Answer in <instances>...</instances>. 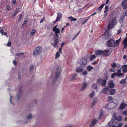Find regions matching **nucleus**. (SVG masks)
Masks as SVG:
<instances>
[{
    "mask_svg": "<svg viewBox=\"0 0 127 127\" xmlns=\"http://www.w3.org/2000/svg\"><path fill=\"white\" fill-rule=\"evenodd\" d=\"M95 54L97 55H100L103 54V51L100 50H97L95 52Z\"/></svg>",
    "mask_w": 127,
    "mask_h": 127,
    "instance_id": "obj_22",
    "label": "nucleus"
},
{
    "mask_svg": "<svg viewBox=\"0 0 127 127\" xmlns=\"http://www.w3.org/2000/svg\"><path fill=\"white\" fill-rule=\"evenodd\" d=\"M107 101H110L112 100L113 98L112 96H109L107 97Z\"/></svg>",
    "mask_w": 127,
    "mask_h": 127,
    "instance_id": "obj_32",
    "label": "nucleus"
},
{
    "mask_svg": "<svg viewBox=\"0 0 127 127\" xmlns=\"http://www.w3.org/2000/svg\"><path fill=\"white\" fill-rule=\"evenodd\" d=\"M27 22H28V21L27 20L25 21L23 23V25H25V24L27 23Z\"/></svg>",
    "mask_w": 127,
    "mask_h": 127,
    "instance_id": "obj_58",
    "label": "nucleus"
},
{
    "mask_svg": "<svg viewBox=\"0 0 127 127\" xmlns=\"http://www.w3.org/2000/svg\"><path fill=\"white\" fill-rule=\"evenodd\" d=\"M122 114L127 116V110L124 111L123 112Z\"/></svg>",
    "mask_w": 127,
    "mask_h": 127,
    "instance_id": "obj_39",
    "label": "nucleus"
},
{
    "mask_svg": "<svg viewBox=\"0 0 127 127\" xmlns=\"http://www.w3.org/2000/svg\"><path fill=\"white\" fill-rule=\"evenodd\" d=\"M83 86L86 88L87 85V83L86 82H84L83 83Z\"/></svg>",
    "mask_w": 127,
    "mask_h": 127,
    "instance_id": "obj_44",
    "label": "nucleus"
},
{
    "mask_svg": "<svg viewBox=\"0 0 127 127\" xmlns=\"http://www.w3.org/2000/svg\"><path fill=\"white\" fill-rule=\"evenodd\" d=\"M111 66L112 67L115 68L116 66V64L115 63H113L111 64Z\"/></svg>",
    "mask_w": 127,
    "mask_h": 127,
    "instance_id": "obj_38",
    "label": "nucleus"
},
{
    "mask_svg": "<svg viewBox=\"0 0 127 127\" xmlns=\"http://www.w3.org/2000/svg\"><path fill=\"white\" fill-rule=\"evenodd\" d=\"M105 10L104 11V13H105L107 11H108V7L107 5H106L105 7Z\"/></svg>",
    "mask_w": 127,
    "mask_h": 127,
    "instance_id": "obj_40",
    "label": "nucleus"
},
{
    "mask_svg": "<svg viewBox=\"0 0 127 127\" xmlns=\"http://www.w3.org/2000/svg\"><path fill=\"white\" fill-rule=\"evenodd\" d=\"M87 71H84L83 72H82V74L83 75H86L87 74Z\"/></svg>",
    "mask_w": 127,
    "mask_h": 127,
    "instance_id": "obj_42",
    "label": "nucleus"
},
{
    "mask_svg": "<svg viewBox=\"0 0 127 127\" xmlns=\"http://www.w3.org/2000/svg\"><path fill=\"white\" fill-rule=\"evenodd\" d=\"M115 74H114L115 76H118L120 77L121 76L122 74H121V75H119L116 72V73H114Z\"/></svg>",
    "mask_w": 127,
    "mask_h": 127,
    "instance_id": "obj_48",
    "label": "nucleus"
},
{
    "mask_svg": "<svg viewBox=\"0 0 127 127\" xmlns=\"http://www.w3.org/2000/svg\"><path fill=\"white\" fill-rule=\"evenodd\" d=\"M106 45L109 47H113L115 45V41L113 39H110L107 42Z\"/></svg>",
    "mask_w": 127,
    "mask_h": 127,
    "instance_id": "obj_5",
    "label": "nucleus"
},
{
    "mask_svg": "<svg viewBox=\"0 0 127 127\" xmlns=\"http://www.w3.org/2000/svg\"><path fill=\"white\" fill-rule=\"evenodd\" d=\"M95 55H92L90 57V61H92L95 58Z\"/></svg>",
    "mask_w": 127,
    "mask_h": 127,
    "instance_id": "obj_28",
    "label": "nucleus"
},
{
    "mask_svg": "<svg viewBox=\"0 0 127 127\" xmlns=\"http://www.w3.org/2000/svg\"><path fill=\"white\" fill-rule=\"evenodd\" d=\"M121 38V37H120V39H119L118 40H117L116 41V42L117 43H118L120 42V41Z\"/></svg>",
    "mask_w": 127,
    "mask_h": 127,
    "instance_id": "obj_57",
    "label": "nucleus"
},
{
    "mask_svg": "<svg viewBox=\"0 0 127 127\" xmlns=\"http://www.w3.org/2000/svg\"><path fill=\"white\" fill-rule=\"evenodd\" d=\"M73 126L72 125L68 124L65 126V127H72Z\"/></svg>",
    "mask_w": 127,
    "mask_h": 127,
    "instance_id": "obj_49",
    "label": "nucleus"
},
{
    "mask_svg": "<svg viewBox=\"0 0 127 127\" xmlns=\"http://www.w3.org/2000/svg\"><path fill=\"white\" fill-rule=\"evenodd\" d=\"M22 91L21 90H20L19 91V94H18L16 96V97L18 100H19L20 98V94L22 93Z\"/></svg>",
    "mask_w": 127,
    "mask_h": 127,
    "instance_id": "obj_25",
    "label": "nucleus"
},
{
    "mask_svg": "<svg viewBox=\"0 0 127 127\" xmlns=\"http://www.w3.org/2000/svg\"><path fill=\"white\" fill-rule=\"evenodd\" d=\"M69 19H71V21H75L77 20V19L75 18H74L72 17L71 16H70L68 18Z\"/></svg>",
    "mask_w": 127,
    "mask_h": 127,
    "instance_id": "obj_31",
    "label": "nucleus"
},
{
    "mask_svg": "<svg viewBox=\"0 0 127 127\" xmlns=\"http://www.w3.org/2000/svg\"><path fill=\"white\" fill-rule=\"evenodd\" d=\"M52 30L55 32V35L54 36V38L55 39L54 42L51 43V44L54 47H56L58 46L57 44L59 42L58 39L59 37V35L58 34L60 33V31L58 29H53Z\"/></svg>",
    "mask_w": 127,
    "mask_h": 127,
    "instance_id": "obj_1",
    "label": "nucleus"
},
{
    "mask_svg": "<svg viewBox=\"0 0 127 127\" xmlns=\"http://www.w3.org/2000/svg\"><path fill=\"white\" fill-rule=\"evenodd\" d=\"M97 122V120L96 119L93 120L90 124L89 127H93L95 124Z\"/></svg>",
    "mask_w": 127,
    "mask_h": 127,
    "instance_id": "obj_10",
    "label": "nucleus"
},
{
    "mask_svg": "<svg viewBox=\"0 0 127 127\" xmlns=\"http://www.w3.org/2000/svg\"><path fill=\"white\" fill-rule=\"evenodd\" d=\"M110 70L112 72H114L115 71V69L114 68L112 67L110 69Z\"/></svg>",
    "mask_w": 127,
    "mask_h": 127,
    "instance_id": "obj_47",
    "label": "nucleus"
},
{
    "mask_svg": "<svg viewBox=\"0 0 127 127\" xmlns=\"http://www.w3.org/2000/svg\"><path fill=\"white\" fill-rule=\"evenodd\" d=\"M121 31H122V30H121V29H119L118 32L117 33L118 34H119V33H120L121 32Z\"/></svg>",
    "mask_w": 127,
    "mask_h": 127,
    "instance_id": "obj_55",
    "label": "nucleus"
},
{
    "mask_svg": "<svg viewBox=\"0 0 127 127\" xmlns=\"http://www.w3.org/2000/svg\"><path fill=\"white\" fill-rule=\"evenodd\" d=\"M12 2L13 3L14 5L16 4V0H12Z\"/></svg>",
    "mask_w": 127,
    "mask_h": 127,
    "instance_id": "obj_52",
    "label": "nucleus"
},
{
    "mask_svg": "<svg viewBox=\"0 0 127 127\" xmlns=\"http://www.w3.org/2000/svg\"><path fill=\"white\" fill-rule=\"evenodd\" d=\"M125 82L126 80L125 79H124L120 81V83L121 84H123L125 83Z\"/></svg>",
    "mask_w": 127,
    "mask_h": 127,
    "instance_id": "obj_37",
    "label": "nucleus"
},
{
    "mask_svg": "<svg viewBox=\"0 0 127 127\" xmlns=\"http://www.w3.org/2000/svg\"><path fill=\"white\" fill-rule=\"evenodd\" d=\"M123 44L124 46V48L127 47V37L124 40L123 43Z\"/></svg>",
    "mask_w": 127,
    "mask_h": 127,
    "instance_id": "obj_20",
    "label": "nucleus"
},
{
    "mask_svg": "<svg viewBox=\"0 0 127 127\" xmlns=\"http://www.w3.org/2000/svg\"><path fill=\"white\" fill-rule=\"evenodd\" d=\"M19 11V8H16V11L15 12V13L17 14L18 12Z\"/></svg>",
    "mask_w": 127,
    "mask_h": 127,
    "instance_id": "obj_41",
    "label": "nucleus"
},
{
    "mask_svg": "<svg viewBox=\"0 0 127 127\" xmlns=\"http://www.w3.org/2000/svg\"><path fill=\"white\" fill-rule=\"evenodd\" d=\"M13 63L15 65H16L17 64V62L16 61H13Z\"/></svg>",
    "mask_w": 127,
    "mask_h": 127,
    "instance_id": "obj_59",
    "label": "nucleus"
},
{
    "mask_svg": "<svg viewBox=\"0 0 127 127\" xmlns=\"http://www.w3.org/2000/svg\"><path fill=\"white\" fill-rule=\"evenodd\" d=\"M85 88L84 87L82 86L80 89V91H82L85 89Z\"/></svg>",
    "mask_w": 127,
    "mask_h": 127,
    "instance_id": "obj_45",
    "label": "nucleus"
},
{
    "mask_svg": "<svg viewBox=\"0 0 127 127\" xmlns=\"http://www.w3.org/2000/svg\"><path fill=\"white\" fill-rule=\"evenodd\" d=\"M114 122V120L113 119H112L109 122H108L106 126L107 127H110L113 124Z\"/></svg>",
    "mask_w": 127,
    "mask_h": 127,
    "instance_id": "obj_16",
    "label": "nucleus"
},
{
    "mask_svg": "<svg viewBox=\"0 0 127 127\" xmlns=\"http://www.w3.org/2000/svg\"><path fill=\"white\" fill-rule=\"evenodd\" d=\"M118 103V101L117 99H114V100L113 102L108 104L106 106L105 108L108 109H113L116 106Z\"/></svg>",
    "mask_w": 127,
    "mask_h": 127,
    "instance_id": "obj_2",
    "label": "nucleus"
},
{
    "mask_svg": "<svg viewBox=\"0 0 127 127\" xmlns=\"http://www.w3.org/2000/svg\"><path fill=\"white\" fill-rule=\"evenodd\" d=\"M123 68H124L125 67H127V65H123L122 66Z\"/></svg>",
    "mask_w": 127,
    "mask_h": 127,
    "instance_id": "obj_64",
    "label": "nucleus"
},
{
    "mask_svg": "<svg viewBox=\"0 0 127 127\" xmlns=\"http://www.w3.org/2000/svg\"><path fill=\"white\" fill-rule=\"evenodd\" d=\"M6 8L7 10H9L10 9V7L8 5H7Z\"/></svg>",
    "mask_w": 127,
    "mask_h": 127,
    "instance_id": "obj_60",
    "label": "nucleus"
},
{
    "mask_svg": "<svg viewBox=\"0 0 127 127\" xmlns=\"http://www.w3.org/2000/svg\"><path fill=\"white\" fill-rule=\"evenodd\" d=\"M87 62V60L86 59L84 58H83L80 60L79 63L81 65H84L86 64Z\"/></svg>",
    "mask_w": 127,
    "mask_h": 127,
    "instance_id": "obj_9",
    "label": "nucleus"
},
{
    "mask_svg": "<svg viewBox=\"0 0 127 127\" xmlns=\"http://www.w3.org/2000/svg\"><path fill=\"white\" fill-rule=\"evenodd\" d=\"M109 89L107 88H105L103 89L102 91V92L104 94H108L109 93Z\"/></svg>",
    "mask_w": 127,
    "mask_h": 127,
    "instance_id": "obj_19",
    "label": "nucleus"
},
{
    "mask_svg": "<svg viewBox=\"0 0 127 127\" xmlns=\"http://www.w3.org/2000/svg\"><path fill=\"white\" fill-rule=\"evenodd\" d=\"M124 72H127V68H124L123 70Z\"/></svg>",
    "mask_w": 127,
    "mask_h": 127,
    "instance_id": "obj_51",
    "label": "nucleus"
},
{
    "mask_svg": "<svg viewBox=\"0 0 127 127\" xmlns=\"http://www.w3.org/2000/svg\"><path fill=\"white\" fill-rule=\"evenodd\" d=\"M88 20V19H87V20H85L84 21L82 22V25H83V24L85 23Z\"/></svg>",
    "mask_w": 127,
    "mask_h": 127,
    "instance_id": "obj_50",
    "label": "nucleus"
},
{
    "mask_svg": "<svg viewBox=\"0 0 127 127\" xmlns=\"http://www.w3.org/2000/svg\"><path fill=\"white\" fill-rule=\"evenodd\" d=\"M98 85H101L102 86H105L106 83V80L101 79H98L96 81Z\"/></svg>",
    "mask_w": 127,
    "mask_h": 127,
    "instance_id": "obj_6",
    "label": "nucleus"
},
{
    "mask_svg": "<svg viewBox=\"0 0 127 127\" xmlns=\"http://www.w3.org/2000/svg\"><path fill=\"white\" fill-rule=\"evenodd\" d=\"M58 16L57 17L56 20V22L58 21L61 18L62 16V14L61 13H57Z\"/></svg>",
    "mask_w": 127,
    "mask_h": 127,
    "instance_id": "obj_15",
    "label": "nucleus"
},
{
    "mask_svg": "<svg viewBox=\"0 0 127 127\" xmlns=\"http://www.w3.org/2000/svg\"><path fill=\"white\" fill-rule=\"evenodd\" d=\"M0 32L1 33L3 34V30L2 29L0 31Z\"/></svg>",
    "mask_w": 127,
    "mask_h": 127,
    "instance_id": "obj_63",
    "label": "nucleus"
},
{
    "mask_svg": "<svg viewBox=\"0 0 127 127\" xmlns=\"http://www.w3.org/2000/svg\"><path fill=\"white\" fill-rule=\"evenodd\" d=\"M36 32V30L34 29H33L31 31V32L30 33V35L31 36L33 35Z\"/></svg>",
    "mask_w": 127,
    "mask_h": 127,
    "instance_id": "obj_27",
    "label": "nucleus"
},
{
    "mask_svg": "<svg viewBox=\"0 0 127 127\" xmlns=\"http://www.w3.org/2000/svg\"><path fill=\"white\" fill-rule=\"evenodd\" d=\"M60 55L59 53L57 52L56 54L55 59H56L60 56Z\"/></svg>",
    "mask_w": 127,
    "mask_h": 127,
    "instance_id": "obj_34",
    "label": "nucleus"
},
{
    "mask_svg": "<svg viewBox=\"0 0 127 127\" xmlns=\"http://www.w3.org/2000/svg\"><path fill=\"white\" fill-rule=\"evenodd\" d=\"M108 33L107 31H106L103 35L104 38L105 39L108 38Z\"/></svg>",
    "mask_w": 127,
    "mask_h": 127,
    "instance_id": "obj_23",
    "label": "nucleus"
},
{
    "mask_svg": "<svg viewBox=\"0 0 127 127\" xmlns=\"http://www.w3.org/2000/svg\"><path fill=\"white\" fill-rule=\"evenodd\" d=\"M117 23V21L116 19H113L112 21L109 24L107 27L108 29L109 30L112 28Z\"/></svg>",
    "mask_w": 127,
    "mask_h": 127,
    "instance_id": "obj_4",
    "label": "nucleus"
},
{
    "mask_svg": "<svg viewBox=\"0 0 127 127\" xmlns=\"http://www.w3.org/2000/svg\"><path fill=\"white\" fill-rule=\"evenodd\" d=\"M77 75V74H73L70 80H74Z\"/></svg>",
    "mask_w": 127,
    "mask_h": 127,
    "instance_id": "obj_26",
    "label": "nucleus"
},
{
    "mask_svg": "<svg viewBox=\"0 0 127 127\" xmlns=\"http://www.w3.org/2000/svg\"><path fill=\"white\" fill-rule=\"evenodd\" d=\"M108 84L109 85V87L110 88H113L115 86V84L113 83V81L112 80L109 81L108 83Z\"/></svg>",
    "mask_w": 127,
    "mask_h": 127,
    "instance_id": "obj_13",
    "label": "nucleus"
},
{
    "mask_svg": "<svg viewBox=\"0 0 127 127\" xmlns=\"http://www.w3.org/2000/svg\"><path fill=\"white\" fill-rule=\"evenodd\" d=\"M116 92V90L115 89H109V95H114Z\"/></svg>",
    "mask_w": 127,
    "mask_h": 127,
    "instance_id": "obj_11",
    "label": "nucleus"
},
{
    "mask_svg": "<svg viewBox=\"0 0 127 127\" xmlns=\"http://www.w3.org/2000/svg\"><path fill=\"white\" fill-rule=\"evenodd\" d=\"M123 125V123H120L117 126V127H121Z\"/></svg>",
    "mask_w": 127,
    "mask_h": 127,
    "instance_id": "obj_43",
    "label": "nucleus"
},
{
    "mask_svg": "<svg viewBox=\"0 0 127 127\" xmlns=\"http://www.w3.org/2000/svg\"><path fill=\"white\" fill-rule=\"evenodd\" d=\"M114 119L116 120H117L119 121H120L122 119V117L121 116L119 115L117 116L114 117Z\"/></svg>",
    "mask_w": 127,
    "mask_h": 127,
    "instance_id": "obj_18",
    "label": "nucleus"
},
{
    "mask_svg": "<svg viewBox=\"0 0 127 127\" xmlns=\"http://www.w3.org/2000/svg\"><path fill=\"white\" fill-rule=\"evenodd\" d=\"M12 96H10V101L11 102L12 104H13V103L12 101Z\"/></svg>",
    "mask_w": 127,
    "mask_h": 127,
    "instance_id": "obj_54",
    "label": "nucleus"
},
{
    "mask_svg": "<svg viewBox=\"0 0 127 127\" xmlns=\"http://www.w3.org/2000/svg\"><path fill=\"white\" fill-rule=\"evenodd\" d=\"M34 68L33 65H31L30 66V71H32L33 69Z\"/></svg>",
    "mask_w": 127,
    "mask_h": 127,
    "instance_id": "obj_36",
    "label": "nucleus"
},
{
    "mask_svg": "<svg viewBox=\"0 0 127 127\" xmlns=\"http://www.w3.org/2000/svg\"><path fill=\"white\" fill-rule=\"evenodd\" d=\"M98 85V84H97L96 82V83L95 84H93L92 86L93 88L95 90H96L97 89Z\"/></svg>",
    "mask_w": 127,
    "mask_h": 127,
    "instance_id": "obj_24",
    "label": "nucleus"
},
{
    "mask_svg": "<svg viewBox=\"0 0 127 127\" xmlns=\"http://www.w3.org/2000/svg\"><path fill=\"white\" fill-rule=\"evenodd\" d=\"M87 69L89 71H91L92 69L93 68V67L89 65L87 67Z\"/></svg>",
    "mask_w": 127,
    "mask_h": 127,
    "instance_id": "obj_29",
    "label": "nucleus"
},
{
    "mask_svg": "<svg viewBox=\"0 0 127 127\" xmlns=\"http://www.w3.org/2000/svg\"><path fill=\"white\" fill-rule=\"evenodd\" d=\"M11 42H9L7 43V45L8 46H10L11 45Z\"/></svg>",
    "mask_w": 127,
    "mask_h": 127,
    "instance_id": "obj_53",
    "label": "nucleus"
},
{
    "mask_svg": "<svg viewBox=\"0 0 127 127\" xmlns=\"http://www.w3.org/2000/svg\"><path fill=\"white\" fill-rule=\"evenodd\" d=\"M84 70L83 68L80 66L78 67L76 69V71L78 73H79L83 71Z\"/></svg>",
    "mask_w": 127,
    "mask_h": 127,
    "instance_id": "obj_14",
    "label": "nucleus"
},
{
    "mask_svg": "<svg viewBox=\"0 0 127 127\" xmlns=\"http://www.w3.org/2000/svg\"><path fill=\"white\" fill-rule=\"evenodd\" d=\"M62 47H61V48L59 49V52L60 53H62Z\"/></svg>",
    "mask_w": 127,
    "mask_h": 127,
    "instance_id": "obj_61",
    "label": "nucleus"
},
{
    "mask_svg": "<svg viewBox=\"0 0 127 127\" xmlns=\"http://www.w3.org/2000/svg\"><path fill=\"white\" fill-rule=\"evenodd\" d=\"M121 69H119L116 72L117 73V74L119 75H121V74H122L121 76L123 75V74L121 73Z\"/></svg>",
    "mask_w": 127,
    "mask_h": 127,
    "instance_id": "obj_33",
    "label": "nucleus"
},
{
    "mask_svg": "<svg viewBox=\"0 0 127 127\" xmlns=\"http://www.w3.org/2000/svg\"><path fill=\"white\" fill-rule=\"evenodd\" d=\"M127 106V104H126L124 103H121L118 109L119 110H123Z\"/></svg>",
    "mask_w": 127,
    "mask_h": 127,
    "instance_id": "obj_8",
    "label": "nucleus"
},
{
    "mask_svg": "<svg viewBox=\"0 0 127 127\" xmlns=\"http://www.w3.org/2000/svg\"><path fill=\"white\" fill-rule=\"evenodd\" d=\"M110 54L109 50H106L103 51V54L104 56H107L109 55Z\"/></svg>",
    "mask_w": 127,
    "mask_h": 127,
    "instance_id": "obj_12",
    "label": "nucleus"
},
{
    "mask_svg": "<svg viewBox=\"0 0 127 127\" xmlns=\"http://www.w3.org/2000/svg\"><path fill=\"white\" fill-rule=\"evenodd\" d=\"M95 95V92L94 91H93L89 95V96L91 98H92Z\"/></svg>",
    "mask_w": 127,
    "mask_h": 127,
    "instance_id": "obj_30",
    "label": "nucleus"
},
{
    "mask_svg": "<svg viewBox=\"0 0 127 127\" xmlns=\"http://www.w3.org/2000/svg\"><path fill=\"white\" fill-rule=\"evenodd\" d=\"M97 102V100H94L92 102V104L93 105L95 104Z\"/></svg>",
    "mask_w": 127,
    "mask_h": 127,
    "instance_id": "obj_46",
    "label": "nucleus"
},
{
    "mask_svg": "<svg viewBox=\"0 0 127 127\" xmlns=\"http://www.w3.org/2000/svg\"><path fill=\"white\" fill-rule=\"evenodd\" d=\"M122 5L124 9H126L127 8V1L125 0L122 2Z\"/></svg>",
    "mask_w": 127,
    "mask_h": 127,
    "instance_id": "obj_17",
    "label": "nucleus"
},
{
    "mask_svg": "<svg viewBox=\"0 0 127 127\" xmlns=\"http://www.w3.org/2000/svg\"><path fill=\"white\" fill-rule=\"evenodd\" d=\"M44 20V19L43 18L42 19H41L40 21V23H42Z\"/></svg>",
    "mask_w": 127,
    "mask_h": 127,
    "instance_id": "obj_62",
    "label": "nucleus"
},
{
    "mask_svg": "<svg viewBox=\"0 0 127 127\" xmlns=\"http://www.w3.org/2000/svg\"><path fill=\"white\" fill-rule=\"evenodd\" d=\"M104 4H102L98 8V9L100 11H101L102 7L104 6Z\"/></svg>",
    "mask_w": 127,
    "mask_h": 127,
    "instance_id": "obj_35",
    "label": "nucleus"
},
{
    "mask_svg": "<svg viewBox=\"0 0 127 127\" xmlns=\"http://www.w3.org/2000/svg\"><path fill=\"white\" fill-rule=\"evenodd\" d=\"M60 68L57 67L56 68V74L55 76V79H56L60 76Z\"/></svg>",
    "mask_w": 127,
    "mask_h": 127,
    "instance_id": "obj_7",
    "label": "nucleus"
},
{
    "mask_svg": "<svg viewBox=\"0 0 127 127\" xmlns=\"http://www.w3.org/2000/svg\"><path fill=\"white\" fill-rule=\"evenodd\" d=\"M115 74L114 73L111 75V77L112 78H114L115 77L114 74Z\"/></svg>",
    "mask_w": 127,
    "mask_h": 127,
    "instance_id": "obj_56",
    "label": "nucleus"
},
{
    "mask_svg": "<svg viewBox=\"0 0 127 127\" xmlns=\"http://www.w3.org/2000/svg\"><path fill=\"white\" fill-rule=\"evenodd\" d=\"M26 118L28 120H31L33 118L32 115V113L28 114L26 116Z\"/></svg>",
    "mask_w": 127,
    "mask_h": 127,
    "instance_id": "obj_21",
    "label": "nucleus"
},
{
    "mask_svg": "<svg viewBox=\"0 0 127 127\" xmlns=\"http://www.w3.org/2000/svg\"><path fill=\"white\" fill-rule=\"evenodd\" d=\"M42 49L41 46H39L36 47L33 52V55L36 56L40 54L42 52Z\"/></svg>",
    "mask_w": 127,
    "mask_h": 127,
    "instance_id": "obj_3",
    "label": "nucleus"
}]
</instances>
